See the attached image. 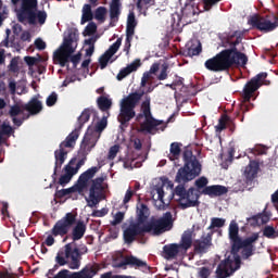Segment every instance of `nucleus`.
Here are the masks:
<instances>
[{
    "instance_id": "1",
    "label": "nucleus",
    "mask_w": 278,
    "mask_h": 278,
    "mask_svg": "<svg viewBox=\"0 0 278 278\" xmlns=\"http://www.w3.org/2000/svg\"><path fill=\"white\" fill-rule=\"evenodd\" d=\"M86 223L84 220L77 222V213H66L61 219H59L51 229L52 236L63 238V242L72 240V242L64 245L63 250L59 251L55 256L56 264L52 269H49L46 277H55V270L60 266H68L71 270H79L81 267V260L86 253H88V247H77V241L81 240L86 236Z\"/></svg>"
},
{
    "instance_id": "46",
    "label": "nucleus",
    "mask_w": 278,
    "mask_h": 278,
    "mask_svg": "<svg viewBox=\"0 0 278 278\" xmlns=\"http://www.w3.org/2000/svg\"><path fill=\"white\" fill-rule=\"evenodd\" d=\"M118 151H121V146L114 144L111 147L109 150L108 160H114L116 155H118Z\"/></svg>"
},
{
    "instance_id": "52",
    "label": "nucleus",
    "mask_w": 278,
    "mask_h": 278,
    "mask_svg": "<svg viewBox=\"0 0 278 278\" xmlns=\"http://www.w3.org/2000/svg\"><path fill=\"white\" fill-rule=\"evenodd\" d=\"M108 208L96 210L92 212L91 216L93 218H103V216H108Z\"/></svg>"
},
{
    "instance_id": "33",
    "label": "nucleus",
    "mask_w": 278,
    "mask_h": 278,
    "mask_svg": "<svg viewBox=\"0 0 278 278\" xmlns=\"http://www.w3.org/2000/svg\"><path fill=\"white\" fill-rule=\"evenodd\" d=\"M201 51H203L201 42L192 43L184 51V55L187 58H194V55H199Z\"/></svg>"
},
{
    "instance_id": "8",
    "label": "nucleus",
    "mask_w": 278,
    "mask_h": 278,
    "mask_svg": "<svg viewBox=\"0 0 278 278\" xmlns=\"http://www.w3.org/2000/svg\"><path fill=\"white\" fill-rule=\"evenodd\" d=\"M142 97H144V91H135L122 99L119 104V114L117 117V121L121 123L122 127H128L129 122L132 118H136V106L138 103H140V101H142Z\"/></svg>"
},
{
    "instance_id": "23",
    "label": "nucleus",
    "mask_w": 278,
    "mask_h": 278,
    "mask_svg": "<svg viewBox=\"0 0 278 278\" xmlns=\"http://www.w3.org/2000/svg\"><path fill=\"white\" fill-rule=\"evenodd\" d=\"M84 164H86V157H81L79 161H77V157H72L68 164L64 166L63 170L70 177H75Z\"/></svg>"
},
{
    "instance_id": "30",
    "label": "nucleus",
    "mask_w": 278,
    "mask_h": 278,
    "mask_svg": "<svg viewBox=\"0 0 278 278\" xmlns=\"http://www.w3.org/2000/svg\"><path fill=\"white\" fill-rule=\"evenodd\" d=\"M146 112H151V97L149 96H146L144 101L141 103V113L136 116L137 123H140L143 118L144 121L147 119Z\"/></svg>"
},
{
    "instance_id": "43",
    "label": "nucleus",
    "mask_w": 278,
    "mask_h": 278,
    "mask_svg": "<svg viewBox=\"0 0 278 278\" xmlns=\"http://www.w3.org/2000/svg\"><path fill=\"white\" fill-rule=\"evenodd\" d=\"M25 110H23V106H20L18 104H14L13 106H11L10 111H9V115L11 116V118L17 117L18 114H23Z\"/></svg>"
},
{
    "instance_id": "11",
    "label": "nucleus",
    "mask_w": 278,
    "mask_h": 278,
    "mask_svg": "<svg viewBox=\"0 0 278 278\" xmlns=\"http://www.w3.org/2000/svg\"><path fill=\"white\" fill-rule=\"evenodd\" d=\"M97 173H99V167L93 166L91 168H88L79 176L77 184L75 186L61 190H58L56 187L54 199H64V197H68V194H73V192H84V190L88 188V181H90V179H93Z\"/></svg>"
},
{
    "instance_id": "17",
    "label": "nucleus",
    "mask_w": 278,
    "mask_h": 278,
    "mask_svg": "<svg viewBox=\"0 0 278 278\" xmlns=\"http://www.w3.org/2000/svg\"><path fill=\"white\" fill-rule=\"evenodd\" d=\"M97 142H99V136L97 134H86L80 143L79 155L88 160V154L97 147Z\"/></svg>"
},
{
    "instance_id": "20",
    "label": "nucleus",
    "mask_w": 278,
    "mask_h": 278,
    "mask_svg": "<svg viewBox=\"0 0 278 278\" xmlns=\"http://www.w3.org/2000/svg\"><path fill=\"white\" fill-rule=\"evenodd\" d=\"M124 266H130V268H143L149 270L151 267L147 264V261H142L134 255H127L117 265V268H124Z\"/></svg>"
},
{
    "instance_id": "62",
    "label": "nucleus",
    "mask_w": 278,
    "mask_h": 278,
    "mask_svg": "<svg viewBox=\"0 0 278 278\" xmlns=\"http://www.w3.org/2000/svg\"><path fill=\"white\" fill-rule=\"evenodd\" d=\"M132 147L136 149V151L142 150V141L139 138H136L132 140Z\"/></svg>"
},
{
    "instance_id": "12",
    "label": "nucleus",
    "mask_w": 278,
    "mask_h": 278,
    "mask_svg": "<svg viewBox=\"0 0 278 278\" xmlns=\"http://www.w3.org/2000/svg\"><path fill=\"white\" fill-rule=\"evenodd\" d=\"M146 233H152V236H162L164 231H168L173 227V214L166 212L163 217L159 219H151L143 225Z\"/></svg>"
},
{
    "instance_id": "32",
    "label": "nucleus",
    "mask_w": 278,
    "mask_h": 278,
    "mask_svg": "<svg viewBox=\"0 0 278 278\" xmlns=\"http://www.w3.org/2000/svg\"><path fill=\"white\" fill-rule=\"evenodd\" d=\"M181 147L182 144L179 142L170 143L169 154H168L170 162H175V160H179V156L181 155Z\"/></svg>"
},
{
    "instance_id": "51",
    "label": "nucleus",
    "mask_w": 278,
    "mask_h": 278,
    "mask_svg": "<svg viewBox=\"0 0 278 278\" xmlns=\"http://www.w3.org/2000/svg\"><path fill=\"white\" fill-rule=\"evenodd\" d=\"M222 0H203L204 3V10L206 12H210V10H212V8H214V5H216L217 3H220Z\"/></svg>"
},
{
    "instance_id": "9",
    "label": "nucleus",
    "mask_w": 278,
    "mask_h": 278,
    "mask_svg": "<svg viewBox=\"0 0 278 278\" xmlns=\"http://www.w3.org/2000/svg\"><path fill=\"white\" fill-rule=\"evenodd\" d=\"M194 229H187L182 232L179 243H169L163 247L165 260H177L187 255L188 250L192 249V236Z\"/></svg>"
},
{
    "instance_id": "56",
    "label": "nucleus",
    "mask_w": 278,
    "mask_h": 278,
    "mask_svg": "<svg viewBox=\"0 0 278 278\" xmlns=\"http://www.w3.org/2000/svg\"><path fill=\"white\" fill-rule=\"evenodd\" d=\"M27 118H29V115L23 116L22 118L12 117L13 125H15L16 127H21V125H23V123H25Z\"/></svg>"
},
{
    "instance_id": "13",
    "label": "nucleus",
    "mask_w": 278,
    "mask_h": 278,
    "mask_svg": "<svg viewBox=\"0 0 278 278\" xmlns=\"http://www.w3.org/2000/svg\"><path fill=\"white\" fill-rule=\"evenodd\" d=\"M101 270V266L97 263L87 264L79 271H71L68 269H61L52 278H94Z\"/></svg>"
},
{
    "instance_id": "18",
    "label": "nucleus",
    "mask_w": 278,
    "mask_h": 278,
    "mask_svg": "<svg viewBox=\"0 0 278 278\" xmlns=\"http://www.w3.org/2000/svg\"><path fill=\"white\" fill-rule=\"evenodd\" d=\"M121 45H123V39L118 38L100 58L99 64L101 71L108 67V63L112 60V56L121 49Z\"/></svg>"
},
{
    "instance_id": "2",
    "label": "nucleus",
    "mask_w": 278,
    "mask_h": 278,
    "mask_svg": "<svg viewBox=\"0 0 278 278\" xmlns=\"http://www.w3.org/2000/svg\"><path fill=\"white\" fill-rule=\"evenodd\" d=\"M228 236L230 240V253L232 256H228L218 264L215 275L217 278L231 277L236 270H240L242 266V260H250L255 255V242L260 240V233L254 232L247 238L240 237V227L238 223L230 222L228 228Z\"/></svg>"
},
{
    "instance_id": "37",
    "label": "nucleus",
    "mask_w": 278,
    "mask_h": 278,
    "mask_svg": "<svg viewBox=\"0 0 278 278\" xmlns=\"http://www.w3.org/2000/svg\"><path fill=\"white\" fill-rule=\"evenodd\" d=\"M98 106L100 108L101 112H108L110 108H112V100L108 99L104 96H101L97 100Z\"/></svg>"
},
{
    "instance_id": "49",
    "label": "nucleus",
    "mask_w": 278,
    "mask_h": 278,
    "mask_svg": "<svg viewBox=\"0 0 278 278\" xmlns=\"http://www.w3.org/2000/svg\"><path fill=\"white\" fill-rule=\"evenodd\" d=\"M210 275H212V270L208 267H200L198 270L199 278H210Z\"/></svg>"
},
{
    "instance_id": "28",
    "label": "nucleus",
    "mask_w": 278,
    "mask_h": 278,
    "mask_svg": "<svg viewBox=\"0 0 278 278\" xmlns=\"http://www.w3.org/2000/svg\"><path fill=\"white\" fill-rule=\"evenodd\" d=\"M141 65L142 63L140 62V60H135L132 63H130L129 65L119 71V73L116 76L117 81H123V79H125L127 75H131V73L138 71V68H140Z\"/></svg>"
},
{
    "instance_id": "29",
    "label": "nucleus",
    "mask_w": 278,
    "mask_h": 278,
    "mask_svg": "<svg viewBox=\"0 0 278 278\" xmlns=\"http://www.w3.org/2000/svg\"><path fill=\"white\" fill-rule=\"evenodd\" d=\"M136 27H138V20H136V13L130 12L127 17L126 35L134 36L136 34Z\"/></svg>"
},
{
    "instance_id": "58",
    "label": "nucleus",
    "mask_w": 278,
    "mask_h": 278,
    "mask_svg": "<svg viewBox=\"0 0 278 278\" xmlns=\"http://www.w3.org/2000/svg\"><path fill=\"white\" fill-rule=\"evenodd\" d=\"M24 62L27 64V66H35V64L38 63V60L35 56H25Z\"/></svg>"
},
{
    "instance_id": "34",
    "label": "nucleus",
    "mask_w": 278,
    "mask_h": 278,
    "mask_svg": "<svg viewBox=\"0 0 278 278\" xmlns=\"http://www.w3.org/2000/svg\"><path fill=\"white\" fill-rule=\"evenodd\" d=\"M88 121H90V110L86 109L83 111V113L78 117V127L75 130H73V131H77L78 138H79V131H81L84 125H86Z\"/></svg>"
},
{
    "instance_id": "21",
    "label": "nucleus",
    "mask_w": 278,
    "mask_h": 278,
    "mask_svg": "<svg viewBox=\"0 0 278 278\" xmlns=\"http://www.w3.org/2000/svg\"><path fill=\"white\" fill-rule=\"evenodd\" d=\"M214 236V231L207 232L206 235H202L200 239L194 241V251L197 253H207L210 247H212V237Z\"/></svg>"
},
{
    "instance_id": "10",
    "label": "nucleus",
    "mask_w": 278,
    "mask_h": 278,
    "mask_svg": "<svg viewBox=\"0 0 278 278\" xmlns=\"http://www.w3.org/2000/svg\"><path fill=\"white\" fill-rule=\"evenodd\" d=\"M78 132L72 131L64 141H62L59 146V149L54 151V170L52 174V179L55 182L58 180V170L62 168L64 162H66V157H68V151L66 149H75V144H77Z\"/></svg>"
},
{
    "instance_id": "3",
    "label": "nucleus",
    "mask_w": 278,
    "mask_h": 278,
    "mask_svg": "<svg viewBox=\"0 0 278 278\" xmlns=\"http://www.w3.org/2000/svg\"><path fill=\"white\" fill-rule=\"evenodd\" d=\"M233 38L236 40L233 41ZM223 47H230L229 49L222 50L215 56L205 61L204 66L207 71L212 73H225L233 66H247L249 62V56L247 54L238 51V45L242 42V37H236V34L224 39Z\"/></svg>"
},
{
    "instance_id": "55",
    "label": "nucleus",
    "mask_w": 278,
    "mask_h": 278,
    "mask_svg": "<svg viewBox=\"0 0 278 278\" xmlns=\"http://www.w3.org/2000/svg\"><path fill=\"white\" fill-rule=\"evenodd\" d=\"M134 40V35H126L124 51L125 53H129V49H131V41Z\"/></svg>"
},
{
    "instance_id": "26",
    "label": "nucleus",
    "mask_w": 278,
    "mask_h": 278,
    "mask_svg": "<svg viewBox=\"0 0 278 278\" xmlns=\"http://www.w3.org/2000/svg\"><path fill=\"white\" fill-rule=\"evenodd\" d=\"M257 173H260V163L257 161H250L243 172V177L245 178L247 184H251V181L257 177Z\"/></svg>"
},
{
    "instance_id": "15",
    "label": "nucleus",
    "mask_w": 278,
    "mask_h": 278,
    "mask_svg": "<svg viewBox=\"0 0 278 278\" xmlns=\"http://www.w3.org/2000/svg\"><path fill=\"white\" fill-rule=\"evenodd\" d=\"M249 25L253 29H257L258 31H264L265 34H268V31H275L278 27L277 21L273 22L270 21V16H262L260 14L252 15L249 21Z\"/></svg>"
},
{
    "instance_id": "44",
    "label": "nucleus",
    "mask_w": 278,
    "mask_h": 278,
    "mask_svg": "<svg viewBox=\"0 0 278 278\" xmlns=\"http://www.w3.org/2000/svg\"><path fill=\"white\" fill-rule=\"evenodd\" d=\"M93 34H97V24L91 22L86 26L84 36H92Z\"/></svg>"
},
{
    "instance_id": "27",
    "label": "nucleus",
    "mask_w": 278,
    "mask_h": 278,
    "mask_svg": "<svg viewBox=\"0 0 278 278\" xmlns=\"http://www.w3.org/2000/svg\"><path fill=\"white\" fill-rule=\"evenodd\" d=\"M149 216H151V211L149 210V206L142 202H138L136 223H139V225H146L144 223L149 220Z\"/></svg>"
},
{
    "instance_id": "40",
    "label": "nucleus",
    "mask_w": 278,
    "mask_h": 278,
    "mask_svg": "<svg viewBox=\"0 0 278 278\" xmlns=\"http://www.w3.org/2000/svg\"><path fill=\"white\" fill-rule=\"evenodd\" d=\"M225 223L226 220L224 218H220V217H213L211 219V225L208 226V230H212V229H220V227H225Z\"/></svg>"
},
{
    "instance_id": "36",
    "label": "nucleus",
    "mask_w": 278,
    "mask_h": 278,
    "mask_svg": "<svg viewBox=\"0 0 278 278\" xmlns=\"http://www.w3.org/2000/svg\"><path fill=\"white\" fill-rule=\"evenodd\" d=\"M155 5V0H138L137 1V10L139 12L147 15V11L152 7Z\"/></svg>"
},
{
    "instance_id": "7",
    "label": "nucleus",
    "mask_w": 278,
    "mask_h": 278,
    "mask_svg": "<svg viewBox=\"0 0 278 278\" xmlns=\"http://www.w3.org/2000/svg\"><path fill=\"white\" fill-rule=\"evenodd\" d=\"M268 77V74L262 72L256 76L252 77L243 87L242 92L240 93L241 103L239 105V114H247L253 110L254 105L251 101H255L257 99V90L262 88L264 84V79Z\"/></svg>"
},
{
    "instance_id": "47",
    "label": "nucleus",
    "mask_w": 278,
    "mask_h": 278,
    "mask_svg": "<svg viewBox=\"0 0 278 278\" xmlns=\"http://www.w3.org/2000/svg\"><path fill=\"white\" fill-rule=\"evenodd\" d=\"M55 103H58V93L55 91H53L46 100V105H48V108H53V105H55Z\"/></svg>"
},
{
    "instance_id": "42",
    "label": "nucleus",
    "mask_w": 278,
    "mask_h": 278,
    "mask_svg": "<svg viewBox=\"0 0 278 278\" xmlns=\"http://www.w3.org/2000/svg\"><path fill=\"white\" fill-rule=\"evenodd\" d=\"M229 121V116L223 115L219 121L217 126H215L216 131H223L227 129V122Z\"/></svg>"
},
{
    "instance_id": "45",
    "label": "nucleus",
    "mask_w": 278,
    "mask_h": 278,
    "mask_svg": "<svg viewBox=\"0 0 278 278\" xmlns=\"http://www.w3.org/2000/svg\"><path fill=\"white\" fill-rule=\"evenodd\" d=\"M123 220H125V213L123 212H117L114 215V219L111 222V225L113 227H116V225H121V223H123Z\"/></svg>"
},
{
    "instance_id": "6",
    "label": "nucleus",
    "mask_w": 278,
    "mask_h": 278,
    "mask_svg": "<svg viewBox=\"0 0 278 278\" xmlns=\"http://www.w3.org/2000/svg\"><path fill=\"white\" fill-rule=\"evenodd\" d=\"M77 40H79L77 29L71 30L60 48L53 53L54 63L59 64L61 68H64L68 62H72L74 68H77V64L81 62V53L78 52L73 55L77 49V45H75Z\"/></svg>"
},
{
    "instance_id": "54",
    "label": "nucleus",
    "mask_w": 278,
    "mask_h": 278,
    "mask_svg": "<svg viewBox=\"0 0 278 278\" xmlns=\"http://www.w3.org/2000/svg\"><path fill=\"white\" fill-rule=\"evenodd\" d=\"M105 127H108V117H102V119L96 125V131H103Z\"/></svg>"
},
{
    "instance_id": "24",
    "label": "nucleus",
    "mask_w": 278,
    "mask_h": 278,
    "mask_svg": "<svg viewBox=\"0 0 278 278\" xmlns=\"http://www.w3.org/2000/svg\"><path fill=\"white\" fill-rule=\"evenodd\" d=\"M146 119L143 123H141L140 128L141 131H147L148 134H151L155 127H160L162 125V121L155 119L153 117V114H151V111H146Z\"/></svg>"
},
{
    "instance_id": "5",
    "label": "nucleus",
    "mask_w": 278,
    "mask_h": 278,
    "mask_svg": "<svg viewBox=\"0 0 278 278\" xmlns=\"http://www.w3.org/2000/svg\"><path fill=\"white\" fill-rule=\"evenodd\" d=\"M11 3L22 25H45L47 23V11H38V0H11Z\"/></svg>"
},
{
    "instance_id": "39",
    "label": "nucleus",
    "mask_w": 278,
    "mask_h": 278,
    "mask_svg": "<svg viewBox=\"0 0 278 278\" xmlns=\"http://www.w3.org/2000/svg\"><path fill=\"white\" fill-rule=\"evenodd\" d=\"M108 14V9L105 7H99L94 12L96 21L100 23H105V15Z\"/></svg>"
},
{
    "instance_id": "64",
    "label": "nucleus",
    "mask_w": 278,
    "mask_h": 278,
    "mask_svg": "<svg viewBox=\"0 0 278 278\" xmlns=\"http://www.w3.org/2000/svg\"><path fill=\"white\" fill-rule=\"evenodd\" d=\"M0 278H16V274H10L9 271H0Z\"/></svg>"
},
{
    "instance_id": "38",
    "label": "nucleus",
    "mask_w": 278,
    "mask_h": 278,
    "mask_svg": "<svg viewBox=\"0 0 278 278\" xmlns=\"http://www.w3.org/2000/svg\"><path fill=\"white\" fill-rule=\"evenodd\" d=\"M263 236L269 240H275V238H278V230H275V227L273 226H265Z\"/></svg>"
},
{
    "instance_id": "4",
    "label": "nucleus",
    "mask_w": 278,
    "mask_h": 278,
    "mask_svg": "<svg viewBox=\"0 0 278 278\" xmlns=\"http://www.w3.org/2000/svg\"><path fill=\"white\" fill-rule=\"evenodd\" d=\"M184 166L180 167L176 174L175 181L178 185L174 192L179 197V203L186 201V187L184 185L197 179L201 175L202 165L199 159L192 153V150L186 149L182 153Z\"/></svg>"
},
{
    "instance_id": "61",
    "label": "nucleus",
    "mask_w": 278,
    "mask_h": 278,
    "mask_svg": "<svg viewBox=\"0 0 278 278\" xmlns=\"http://www.w3.org/2000/svg\"><path fill=\"white\" fill-rule=\"evenodd\" d=\"M4 136H10L12 134V126L2 124L1 130H0Z\"/></svg>"
},
{
    "instance_id": "41",
    "label": "nucleus",
    "mask_w": 278,
    "mask_h": 278,
    "mask_svg": "<svg viewBox=\"0 0 278 278\" xmlns=\"http://www.w3.org/2000/svg\"><path fill=\"white\" fill-rule=\"evenodd\" d=\"M210 184V180H207V177L202 176L200 178H198L194 182L195 188H198V190H205V188H207Z\"/></svg>"
},
{
    "instance_id": "19",
    "label": "nucleus",
    "mask_w": 278,
    "mask_h": 278,
    "mask_svg": "<svg viewBox=\"0 0 278 278\" xmlns=\"http://www.w3.org/2000/svg\"><path fill=\"white\" fill-rule=\"evenodd\" d=\"M200 197L201 195L197 193V189H194V187L189 188L185 195V202L179 203L181 210H188V207H199V205H201V202L199 201Z\"/></svg>"
},
{
    "instance_id": "35",
    "label": "nucleus",
    "mask_w": 278,
    "mask_h": 278,
    "mask_svg": "<svg viewBox=\"0 0 278 278\" xmlns=\"http://www.w3.org/2000/svg\"><path fill=\"white\" fill-rule=\"evenodd\" d=\"M94 18V14H92V5L84 4L83 7V15H81V25L92 21Z\"/></svg>"
},
{
    "instance_id": "31",
    "label": "nucleus",
    "mask_w": 278,
    "mask_h": 278,
    "mask_svg": "<svg viewBox=\"0 0 278 278\" xmlns=\"http://www.w3.org/2000/svg\"><path fill=\"white\" fill-rule=\"evenodd\" d=\"M121 16V0H112L110 5V18L111 21H118Z\"/></svg>"
},
{
    "instance_id": "14",
    "label": "nucleus",
    "mask_w": 278,
    "mask_h": 278,
    "mask_svg": "<svg viewBox=\"0 0 278 278\" xmlns=\"http://www.w3.org/2000/svg\"><path fill=\"white\" fill-rule=\"evenodd\" d=\"M105 181L104 177H98L91 180V186L89 188V197L86 198V202L88 207H97L99 203H101V199H103V182Z\"/></svg>"
},
{
    "instance_id": "48",
    "label": "nucleus",
    "mask_w": 278,
    "mask_h": 278,
    "mask_svg": "<svg viewBox=\"0 0 278 278\" xmlns=\"http://www.w3.org/2000/svg\"><path fill=\"white\" fill-rule=\"evenodd\" d=\"M71 179H73V177L65 173V174L61 175V177L58 180V184H59V186L64 187L67 184H71Z\"/></svg>"
},
{
    "instance_id": "63",
    "label": "nucleus",
    "mask_w": 278,
    "mask_h": 278,
    "mask_svg": "<svg viewBox=\"0 0 278 278\" xmlns=\"http://www.w3.org/2000/svg\"><path fill=\"white\" fill-rule=\"evenodd\" d=\"M53 232H51V235L47 237L43 244H46L47 247H53V244H55V239L53 238Z\"/></svg>"
},
{
    "instance_id": "16",
    "label": "nucleus",
    "mask_w": 278,
    "mask_h": 278,
    "mask_svg": "<svg viewBox=\"0 0 278 278\" xmlns=\"http://www.w3.org/2000/svg\"><path fill=\"white\" fill-rule=\"evenodd\" d=\"M147 233L144 225L138 222L130 223L123 232L125 244H134L138 238L144 237Z\"/></svg>"
},
{
    "instance_id": "57",
    "label": "nucleus",
    "mask_w": 278,
    "mask_h": 278,
    "mask_svg": "<svg viewBox=\"0 0 278 278\" xmlns=\"http://www.w3.org/2000/svg\"><path fill=\"white\" fill-rule=\"evenodd\" d=\"M35 47L39 51H45V49H47V43L42 39L38 38L35 40Z\"/></svg>"
},
{
    "instance_id": "22",
    "label": "nucleus",
    "mask_w": 278,
    "mask_h": 278,
    "mask_svg": "<svg viewBox=\"0 0 278 278\" xmlns=\"http://www.w3.org/2000/svg\"><path fill=\"white\" fill-rule=\"evenodd\" d=\"M227 192H229L227 187L223 185H212L202 189L201 194L210 197V199H216V197H224Z\"/></svg>"
},
{
    "instance_id": "53",
    "label": "nucleus",
    "mask_w": 278,
    "mask_h": 278,
    "mask_svg": "<svg viewBox=\"0 0 278 278\" xmlns=\"http://www.w3.org/2000/svg\"><path fill=\"white\" fill-rule=\"evenodd\" d=\"M159 81L168 79V65H163L160 75L157 76Z\"/></svg>"
},
{
    "instance_id": "50",
    "label": "nucleus",
    "mask_w": 278,
    "mask_h": 278,
    "mask_svg": "<svg viewBox=\"0 0 278 278\" xmlns=\"http://www.w3.org/2000/svg\"><path fill=\"white\" fill-rule=\"evenodd\" d=\"M9 71L11 73H18L20 68H18V59L17 58H13L9 64Z\"/></svg>"
},
{
    "instance_id": "25",
    "label": "nucleus",
    "mask_w": 278,
    "mask_h": 278,
    "mask_svg": "<svg viewBox=\"0 0 278 278\" xmlns=\"http://www.w3.org/2000/svg\"><path fill=\"white\" fill-rule=\"evenodd\" d=\"M22 110L28 112L29 116H36L42 112V102L38 98H33L26 104L22 105Z\"/></svg>"
},
{
    "instance_id": "60",
    "label": "nucleus",
    "mask_w": 278,
    "mask_h": 278,
    "mask_svg": "<svg viewBox=\"0 0 278 278\" xmlns=\"http://www.w3.org/2000/svg\"><path fill=\"white\" fill-rule=\"evenodd\" d=\"M149 79H151L150 72L143 73V76L141 78V88H144V86H147V84H149Z\"/></svg>"
},
{
    "instance_id": "59",
    "label": "nucleus",
    "mask_w": 278,
    "mask_h": 278,
    "mask_svg": "<svg viewBox=\"0 0 278 278\" xmlns=\"http://www.w3.org/2000/svg\"><path fill=\"white\" fill-rule=\"evenodd\" d=\"M131 197H134V190L128 189L126 191L124 200H123L124 205H127V203H129V201H131Z\"/></svg>"
}]
</instances>
